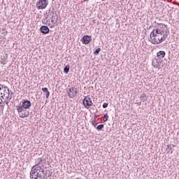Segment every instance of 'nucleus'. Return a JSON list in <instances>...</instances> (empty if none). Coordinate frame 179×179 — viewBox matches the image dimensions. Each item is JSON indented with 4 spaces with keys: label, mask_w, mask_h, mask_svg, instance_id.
Returning a JSON list of instances; mask_svg holds the SVG:
<instances>
[{
    "label": "nucleus",
    "mask_w": 179,
    "mask_h": 179,
    "mask_svg": "<svg viewBox=\"0 0 179 179\" xmlns=\"http://www.w3.org/2000/svg\"><path fill=\"white\" fill-rule=\"evenodd\" d=\"M52 172L50 170H44L43 168L34 165L30 172V179H51Z\"/></svg>",
    "instance_id": "obj_1"
},
{
    "label": "nucleus",
    "mask_w": 179,
    "mask_h": 179,
    "mask_svg": "<svg viewBox=\"0 0 179 179\" xmlns=\"http://www.w3.org/2000/svg\"><path fill=\"white\" fill-rule=\"evenodd\" d=\"M31 107V102L27 99H23L22 104L16 106L20 118H26V117H29L30 113L27 110H29Z\"/></svg>",
    "instance_id": "obj_2"
},
{
    "label": "nucleus",
    "mask_w": 179,
    "mask_h": 179,
    "mask_svg": "<svg viewBox=\"0 0 179 179\" xmlns=\"http://www.w3.org/2000/svg\"><path fill=\"white\" fill-rule=\"evenodd\" d=\"M50 16L51 17V22L52 24H55L57 26L58 24L57 23L58 22V14H57V11L55 10L54 8L49 10Z\"/></svg>",
    "instance_id": "obj_3"
},
{
    "label": "nucleus",
    "mask_w": 179,
    "mask_h": 179,
    "mask_svg": "<svg viewBox=\"0 0 179 179\" xmlns=\"http://www.w3.org/2000/svg\"><path fill=\"white\" fill-rule=\"evenodd\" d=\"M169 31H166L165 34H163V36L160 38H152V44H162V43H163V41H166V38H167V37H169Z\"/></svg>",
    "instance_id": "obj_4"
},
{
    "label": "nucleus",
    "mask_w": 179,
    "mask_h": 179,
    "mask_svg": "<svg viewBox=\"0 0 179 179\" xmlns=\"http://www.w3.org/2000/svg\"><path fill=\"white\" fill-rule=\"evenodd\" d=\"M83 104L85 108H90L93 106V102L92 101V98L90 96H85Z\"/></svg>",
    "instance_id": "obj_5"
},
{
    "label": "nucleus",
    "mask_w": 179,
    "mask_h": 179,
    "mask_svg": "<svg viewBox=\"0 0 179 179\" xmlns=\"http://www.w3.org/2000/svg\"><path fill=\"white\" fill-rule=\"evenodd\" d=\"M48 5V0H38L36 2L37 9H45Z\"/></svg>",
    "instance_id": "obj_6"
},
{
    "label": "nucleus",
    "mask_w": 179,
    "mask_h": 179,
    "mask_svg": "<svg viewBox=\"0 0 179 179\" xmlns=\"http://www.w3.org/2000/svg\"><path fill=\"white\" fill-rule=\"evenodd\" d=\"M67 94L70 99H73L76 96V94H78L77 89L75 87H71L67 91Z\"/></svg>",
    "instance_id": "obj_7"
},
{
    "label": "nucleus",
    "mask_w": 179,
    "mask_h": 179,
    "mask_svg": "<svg viewBox=\"0 0 179 179\" xmlns=\"http://www.w3.org/2000/svg\"><path fill=\"white\" fill-rule=\"evenodd\" d=\"M7 99H9V89L4 90L3 92H1V96H0V104L3 101V100H7Z\"/></svg>",
    "instance_id": "obj_8"
},
{
    "label": "nucleus",
    "mask_w": 179,
    "mask_h": 179,
    "mask_svg": "<svg viewBox=\"0 0 179 179\" xmlns=\"http://www.w3.org/2000/svg\"><path fill=\"white\" fill-rule=\"evenodd\" d=\"M162 62H163V60L159 59V57H155L152 59V66L155 68H157L158 69H160V65H162Z\"/></svg>",
    "instance_id": "obj_9"
},
{
    "label": "nucleus",
    "mask_w": 179,
    "mask_h": 179,
    "mask_svg": "<svg viewBox=\"0 0 179 179\" xmlns=\"http://www.w3.org/2000/svg\"><path fill=\"white\" fill-rule=\"evenodd\" d=\"M81 41L83 44H85V45L90 44V42L92 41V36L89 35L83 36L81 39Z\"/></svg>",
    "instance_id": "obj_10"
},
{
    "label": "nucleus",
    "mask_w": 179,
    "mask_h": 179,
    "mask_svg": "<svg viewBox=\"0 0 179 179\" xmlns=\"http://www.w3.org/2000/svg\"><path fill=\"white\" fill-rule=\"evenodd\" d=\"M40 31L42 34H48L50 33V28L45 25H43L40 28Z\"/></svg>",
    "instance_id": "obj_11"
},
{
    "label": "nucleus",
    "mask_w": 179,
    "mask_h": 179,
    "mask_svg": "<svg viewBox=\"0 0 179 179\" xmlns=\"http://www.w3.org/2000/svg\"><path fill=\"white\" fill-rule=\"evenodd\" d=\"M166 57V52L164 50H160L157 53V58L162 59Z\"/></svg>",
    "instance_id": "obj_12"
},
{
    "label": "nucleus",
    "mask_w": 179,
    "mask_h": 179,
    "mask_svg": "<svg viewBox=\"0 0 179 179\" xmlns=\"http://www.w3.org/2000/svg\"><path fill=\"white\" fill-rule=\"evenodd\" d=\"M157 37H159V35L157 34H156V31L155 29H153L150 35V38L151 40V43L152 41V38H157Z\"/></svg>",
    "instance_id": "obj_13"
},
{
    "label": "nucleus",
    "mask_w": 179,
    "mask_h": 179,
    "mask_svg": "<svg viewBox=\"0 0 179 179\" xmlns=\"http://www.w3.org/2000/svg\"><path fill=\"white\" fill-rule=\"evenodd\" d=\"M136 97H138L141 101H146L148 100V98H146V94L142 93L141 94H137Z\"/></svg>",
    "instance_id": "obj_14"
},
{
    "label": "nucleus",
    "mask_w": 179,
    "mask_h": 179,
    "mask_svg": "<svg viewBox=\"0 0 179 179\" xmlns=\"http://www.w3.org/2000/svg\"><path fill=\"white\" fill-rule=\"evenodd\" d=\"M42 91L43 92V93H45L46 99H48V97H50V92L48 91V88L43 87Z\"/></svg>",
    "instance_id": "obj_15"
},
{
    "label": "nucleus",
    "mask_w": 179,
    "mask_h": 179,
    "mask_svg": "<svg viewBox=\"0 0 179 179\" xmlns=\"http://www.w3.org/2000/svg\"><path fill=\"white\" fill-rule=\"evenodd\" d=\"M136 86L135 92H136V90H138V93H142V83H140V84L136 85Z\"/></svg>",
    "instance_id": "obj_16"
},
{
    "label": "nucleus",
    "mask_w": 179,
    "mask_h": 179,
    "mask_svg": "<svg viewBox=\"0 0 179 179\" xmlns=\"http://www.w3.org/2000/svg\"><path fill=\"white\" fill-rule=\"evenodd\" d=\"M36 162H38L37 164H42L43 165L47 162V160L45 159L38 158V161H36Z\"/></svg>",
    "instance_id": "obj_17"
},
{
    "label": "nucleus",
    "mask_w": 179,
    "mask_h": 179,
    "mask_svg": "<svg viewBox=\"0 0 179 179\" xmlns=\"http://www.w3.org/2000/svg\"><path fill=\"white\" fill-rule=\"evenodd\" d=\"M6 62H8V60L6 59V57L1 56V64H2L3 65H5Z\"/></svg>",
    "instance_id": "obj_18"
},
{
    "label": "nucleus",
    "mask_w": 179,
    "mask_h": 179,
    "mask_svg": "<svg viewBox=\"0 0 179 179\" xmlns=\"http://www.w3.org/2000/svg\"><path fill=\"white\" fill-rule=\"evenodd\" d=\"M155 32H156V34H157L158 36L159 35L162 36V35L164 34V31L159 29H155Z\"/></svg>",
    "instance_id": "obj_19"
},
{
    "label": "nucleus",
    "mask_w": 179,
    "mask_h": 179,
    "mask_svg": "<svg viewBox=\"0 0 179 179\" xmlns=\"http://www.w3.org/2000/svg\"><path fill=\"white\" fill-rule=\"evenodd\" d=\"M69 69H70V66L69 64H67L64 69V73H69Z\"/></svg>",
    "instance_id": "obj_20"
},
{
    "label": "nucleus",
    "mask_w": 179,
    "mask_h": 179,
    "mask_svg": "<svg viewBox=\"0 0 179 179\" xmlns=\"http://www.w3.org/2000/svg\"><path fill=\"white\" fill-rule=\"evenodd\" d=\"M173 146V147H171ZM174 145H171V144H169L167 145V148H166V152H168V153H170V150H171V149H173V148H174Z\"/></svg>",
    "instance_id": "obj_21"
},
{
    "label": "nucleus",
    "mask_w": 179,
    "mask_h": 179,
    "mask_svg": "<svg viewBox=\"0 0 179 179\" xmlns=\"http://www.w3.org/2000/svg\"><path fill=\"white\" fill-rule=\"evenodd\" d=\"M100 51H101V48H98L96 50H94V55H99V54L100 53Z\"/></svg>",
    "instance_id": "obj_22"
},
{
    "label": "nucleus",
    "mask_w": 179,
    "mask_h": 179,
    "mask_svg": "<svg viewBox=\"0 0 179 179\" xmlns=\"http://www.w3.org/2000/svg\"><path fill=\"white\" fill-rule=\"evenodd\" d=\"M103 128H104V124H99L98 125L96 129L98 130V131H101V129H103Z\"/></svg>",
    "instance_id": "obj_23"
},
{
    "label": "nucleus",
    "mask_w": 179,
    "mask_h": 179,
    "mask_svg": "<svg viewBox=\"0 0 179 179\" xmlns=\"http://www.w3.org/2000/svg\"><path fill=\"white\" fill-rule=\"evenodd\" d=\"M106 121H108V115L107 113L103 115V122H106Z\"/></svg>",
    "instance_id": "obj_24"
},
{
    "label": "nucleus",
    "mask_w": 179,
    "mask_h": 179,
    "mask_svg": "<svg viewBox=\"0 0 179 179\" xmlns=\"http://www.w3.org/2000/svg\"><path fill=\"white\" fill-rule=\"evenodd\" d=\"M102 107L103 108H107L108 107V103H103Z\"/></svg>",
    "instance_id": "obj_25"
},
{
    "label": "nucleus",
    "mask_w": 179,
    "mask_h": 179,
    "mask_svg": "<svg viewBox=\"0 0 179 179\" xmlns=\"http://www.w3.org/2000/svg\"><path fill=\"white\" fill-rule=\"evenodd\" d=\"M96 122V120H94L92 122V125H93V127H94V128H96V127L97 126V124L98 123H95Z\"/></svg>",
    "instance_id": "obj_26"
},
{
    "label": "nucleus",
    "mask_w": 179,
    "mask_h": 179,
    "mask_svg": "<svg viewBox=\"0 0 179 179\" xmlns=\"http://www.w3.org/2000/svg\"><path fill=\"white\" fill-rule=\"evenodd\" d=\"M48 21L46 20V19H43V20H42V23L43 24H47V22H48Z\"/></svg>",
    "instance_id": "obj_27"
},
{
    "label": "nucleus",
    "mask_w": 179,
    "mask_h": 179,
    "mask_svg": "<svg viewBox=\"0 0 179 179\" xmlns=\"http://www.w3.org/2000/svg\"><path fill=\"white\" fill-rule=\"evenodd\" d=\"M99 116H100V115H94V121H96V119L99 118Z\"/></svg>",
    "instance_id": "obj_28"
},
{
    "label": "nucleus",
    "mask_w": 179,
    "mask_h": 179,
    "mask_svg": "<svg viewBox=\"0 0 179 179\" xmlns=\"http://www.w3.org/2000/svg\"><path fill=\"white\" fill-rule=\"evenodd\" d=\"M2 88H3V85H2L1 84H0V90H2Z\"/></svg>",
    "instance_id": "obj_29"
},
{
    "label": "nucleus",
    "mask_w": 179,
    "mask_h": 179,
    "mask_svg": "<svg viewBox=\"0 0 179 179\" xmlns=\"http://www.w3.org/2000/svg\"><path fill=\"white\" fill-rule=\"evenodd\" d=\"M92 23H94V24L96 23V20H93Z\"/></svg>",
    "instance_id": "obj_30"
},
{
    "label": "nucleus",
    "mask_w": 179,
    "mask_h": 179,
    "mask_svg": "<svg viewBox=\"0 0 179 179\" xmlns=\"http://www.w3.org/2000/svg\"><path fill=\"white\" fill-rule=\"evenodd\" d=\"M46 20H47V19H48V15L45 17V18Z\"/></svg>",
    "instance_id": "obj_31"
},
{
    "label": "nucleus",
    "mask_w": 179,
    "mask_h": 179,
    "mask_svg": "<svg viewBox=\"0 0 179 179\" xmlns=\"http://www.w3.org/2000/svg\"><path fill=\"white\" fill-rule=\"evenodd\" d=\"M3 87L4 88V89H8V87H6V86H3Z\"/></svg>",
    "instance_id": "obj_32"
},
{
    "label": "nucleus",
    "mask_w": 179,
    "mask_h": 179,
    "mask_svg": "<svg viewBox=\"0 0 179 179\" xmlns=\"http://www.w3.org/2000/svg\"><path fill=\"white\" fill-rule=\"evenodd\" d=\"M164 27L167 28V25L166 24H164Z\"/></svg>",
    "instance_id": "obj_33"
},
{
    "label": "nucleus",
    "mask_w": 179,
    "mask_h": 179,
    "mask_svg": "<svg viewBox=\"0 0 179 179\" xmlns=\"http://www.w3.org/2000/svg\"><path fill=\"white\" fill-rule=\"evenodd\" d=\"M138 79L137 78V79H136V82H138Z\"/></svg>",
    "instance_id": "obj_34"
},
{
    "label": "nucleus",
    "mask_w": 179,
    "mask_h": 179,
    "mask_svg": "<svg viewBox=\"0 0 179 179\" xmlns=\"http://www.w3.org/2000/svg\"><path fill=\"white\" fill-rule=\"evenodd\" d=\"M97 111H99V110L96 109V113H97Z\"/></svg>",
    "instance_id": "obj_35"
},
{
    "label": "nucleus",
    "mask_w": 179,
    "mask_h": 179,
    "mask_svg": "<svg viewBox=\"0 0 179 179\" xmlns=\"http://www.w3.org/2000/svg\"><path fill=\"white\" fill-rule=\"evenodd\" d=\"M171 153H173V151H171Z\"/></svg>",
    "instance_id": "obj_36"
},
{
    "label": "nucleus",
    "mask_w": 179,
    "mask_h": 179,
    "mask_svg": "<svg viewBox=\"0 0 179 179\" xmlns=\"http://www.w3.org/2000/svg\"><path fill=\"white\" fill-rule=\"evenodd\" d=\"M162 1H166V0H162Z\"/></svg>",
    "instance_id": "obj_37"
}]
</instances>
